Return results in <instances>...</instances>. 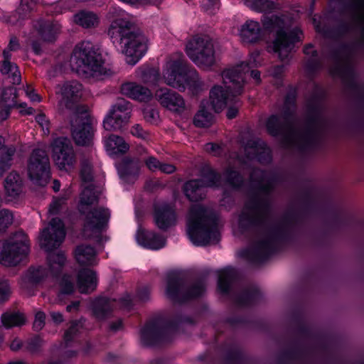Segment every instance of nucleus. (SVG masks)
Segmentation results:
<instances>
[{
  "instance_id": "obj_1",
  "label": "nucleus",
  "mask_w": 364,
  "mask_h": 364,
  "mask_svg": "<svg viewBox=\"0 0 364 364\" xmlns=\"http://www.w3.org/2000/svg\"><path fill=\"white\" fill-rule=\"evenodd\" d=\"M301 198V208L287 212L279 224L267 229L264 237L257 241L252 248L243 250L242 256L254 264H260L275 254L281 245L289 242L292 237L291 228L301 225L316 210V201L310 189L304 190Z\"/></svg>"
},
{
  "instance_id": "obj_2",
  "label": "nucleus",
  "mask_w": 364,
  "mask_h": 364,
  "mask_svg": "<svg viewBox=\"0 0 364 364\" xmlns=\"http://www.w3.org/2000/svg\"><path fill=\"white\" fill-rule=\"evenodd\" d=\"M257 171L259 176L257 178H251L257 184L251 186L249 198L245 204V210L238 217V228L242 233L264 228L272 210L269 196L278 181V176L275 173L267 176L264 169Z\"/></svg>"
},
{
  "instance_id": "obj_3",
  "label": "nucleus",
  "mask_w": 364,
  "mask_h": 364,
  "mask_svg": "<svg viewBox=\"0 0 364 364\" xmlns=\"http://www.w3.org/2000/svg\"><path fill=\"white\" fill-rule=\"evenodd\" d=\"M108 36L115 47L126 56L128 64L134 65L147 50L146 39L132 21L117 16L111 21Z\"/></svg>"
},
{
  "instance_id": "obj_4",
  "label": "nucleus",
  "mask_w": 364,
  "mask_h": 364,
  "mask_svg": "<svg viewBox=\"0 0 364 364\" xmlns=\"http://www.w3.org/2000/svg\"><path fill=\"white\" fill-rule=\"evenodd\" d=\"M261 22L265 31L272 33L275 31L269 48L274 53L278 54L282 60L287 59L289 54L298 48V44L303 41L302 30L298 26L286 28L285 21L281 16L264 15Z\"/></svg>"
},
{
  "instance_id": "obj_5",
  "label": "nucleus",
  "mask_w": 364,
  "mask_h": 364,
  "mask_svg": "<svg viewBox=\"0 0 364 364\" xmlns=\"http://www.w3.org/2000/svg\"><path fill=\"white\" fill-rule=\"evenodd\" d=\"M187 234L196 246H206L210 242L218 243L220 233L217 214L203 205L192 208L187 221Z\"/></svg>"
},
{
  "instance_id": "obj_6",
  "label": "nucleus",
  "mask_w": 364,
  "mask_h": 364,
  "mask_svg": "<svg viewBox=\"0 0 364 364\" xmlns=\"http://www.w3.org/2000/svg\"><path fill=\"white\" fill-rule=\"evenodd\" d=\"M205 282L206 276L200 275L189 285L180 271L172 270L166 276L165 294L172 303L185 304L203 296L206 291Z\"/></svg>"
},
{
  "instance_id": "obj_7",
  "label": "nucleus",
  "mask_w": 364,
  "mask_h": 364,
  "mask_svg": "<svg viewBox=\"0 0 364 364\" xmlns=\"http://www.w3.org/2000/svg\"><path fill=\"white\" fill-rule=\"evenodd\" d=\"M163 319L156 318L147 321L140 330V340L142 346L146 347L159 346L171 343L172 335L168 331H177L182 324L194 325L196 321L190 316L177 313L173 317L166 322L165 326L161 325Z\"/></svg>"
},
{
  "instance_id": "obj_8",
  "label": "nucleus",
  "mask_w": 364,
  "mask_h": 364,
  "mask_svg": "<svg viewBox=\"0 0 364 364\" xmlns=\"http://www.w3.org/2000/svg\"><path fill=\"white\" fill-rule=\"evenodd\" d=\"M225 87L214 85L210 91V103L216 113H220L228 102H236L243 91L245 83L243 73L239 68L225 69L222 73Z\"/></svg>"
},
{
  "instance_id": "obj_9",
  "label": "nucleus",
  "mask_w": 364,
  "mask_h": 364,
  "mask_svg": "<svg viewBox=\"0 0 364 364\" xmlns=\"http://www.w3.org/2000/svg\"><path fill=\"white\" fill-rule=\"evenodd\" d=\"M352 51V46L341 43L338 46L330 51L329 57L335 65L332 73L341 77L344 84L356 97L360 109L364 105V85L356 81L353 67L348 62V55Z\"/></svg>"
},
{
  "instance_id": "obj_10",
  "label": "nucleus",
  "mask_w": 364,
  "mask_h": 364,
  "mask_svg": "<svg viewBox=\"0 0 364 364\" xmlns=\"http://www.w3.org/2000/svg\"><path fill=\"white\" fill-rule=\"evenodd\" d=\"M105 58L100 48H95L89 41L78 43L74 48L71 58V65L77 72H82L90 76L102 75L105 73Z\"/></svg>"
},
{
  "instance_id": "obj_11",
  "label": "nucleus",
  "mask_w": 364,
  "mask_h": 364,
  "mask_svg": "<svg viewBox=\"0 0 364 364\" xmlns=\"http://www.w3.org/2000/svg\"><path fill=\"white\" fill-rule=\"evenodd\" d=\"M165 77L168 85L181 92L188 90L191 95L196 96L202 91L198 72L181 60L173 62L165 73Z\"/></svg>"
},
{
  "instance_id": "obj_12",
  "label": "nucleus",
  "mask_w": 364,
  "mask_h": 364,
  "mask_svg": "<svg viewBox=\"0 0 364 364\" xmlns=\"http://www.w3.org/2000/svg\"><path fill=\"white\" fill-rule=\"evenodd\" d=\"M63 241L56 233L50 232V228H45L39 237L41 248L48 252L47 262L50 273L55 279L61 276L67 258L64 252L59 251L55 253L53 250L58 249Z\"/></svg>"
},
{
  "instance_id": "obj_13",
  "label": "nucleus",
  "mask_w": 364,
  "mask_h": 364,
  "mask_svg": "<svg viewBox=\"0 0 364 364\" xmlns=\"http://www.w3.org/2000/svg\"><path fill=\"white\" fill-rule=\"evenodd\" d=\"M28 252L27 235L23 231H18L3 243L0 263L6 267H15L26 257Z\"/></svg>"
},
{
  "instance_id": "obj_14",
  "label": "nucleus",
  "mask_w": 364,
  "mask_h": 364,
  "mask_svg": "<svg viewBox=\"0 0 364 364\" xmlns=\"http://www.w3.org/2000/svg\"><path fill=\"white\" fill-rule=\"evenodd\" d=\"M186 52L198 66L209 68L215 63V50L210 39L195 36L188 43Z\"/></svg>"
},
{
  "instance_id": "obj_15",
  "label": "nucleus",
  "mask_w": 364,
  "mask_h": 364,
  "mask_svg": "<svg viewBox=\"0 0 364 364\" xmlns=\"http://www.w3.org/2000/svg\"><path fill=\"white\" fill-rule=\"evenodd\" d=\"M28 175L31 181L40 186H46L51 177L50 160L46 151L35 149L28 162Z\"/></svg>"
},
{
  "instance_id": "obj_16",
  "label": "nucleus",
  "mask_w": 364,
  "mask_h": 364,
  "mask_svg": "<svg viewBox=\"0 0 364 364\" xmlns=\"http://www.w3.org/2000/svg\"><path fill=\"white\" fill-rule=\"evenodd\" d=\"M52 156L55 165L60 170L73 168L76 155L71 141L65 136L57 137L51 143Z\"/></svg>"
},
{
  "instance_id": "obj_17",
  "label": "nucleus",
  "mask_w": 364,
  "mask_h": 364,
  "mask_svg": "<svg viewBox=\"0 0 364 364\" xmlns=\"http://www.w3.org/2000/svg\"><path fill=\"white\" fill-rule=\"evenodd\" d=\"M264 127L267 133L272 137L281 138V144L284 147H291L293 140L287 131L289 127L278 114H270L265 120Z\"/></svg>"
},
{
  "instance_id": "obj_18",
  "label": "nucleus",
  "mask_w": 364,
  "mask_h": 364,
  "mask_svg": "<svg viewBox=\"0 0 364 364\" xmlns=\"http://www.w3.org/2000/svg\"><path fill=\"white\" fill-rule=\"evenodd\" d=\"M72 136L78 146H87L92 142L94 129L91 117L85 114V116H78L75 124L72 123Z\"/></svg>"
},
{
  "instance_id": "obj_19",
  "label": "nucleus",
  "mask_w": 364,
  "mask_h": 364,
  "mask_svg": "<svg viewBox=\"0 0 364 364\" xmlns=\"http://www.w3.org/2000/svg\"><path fill=\"white\" fill-rule=\"evenodd\" d=\"M82 85L77 80L64 82L61 87V102L67 109L80 111V102L82 97Z\"/></svg>"
},
{
  "instance_id": "obj_20",
  "label": "nucleus",
  "mask_w": 364,
  "mask_h": 364,
  "mask_svg": "<svg viewBox=\"0 0 364 364\" xmlns=\"http://www.w3.org/2000/svg\"><path fill=\"white\" fill-rule=\"evenodd\" d=\"M85 219V228L92 232L101 233L108 226L110 218V211L108 208L102 207L93 208L86 213Z\"/></svg>"
},
{
  "instance_id": "obj_21",
  "label": "nucleus",
  "mask_w": 364,
  "mask_h": 364,
  "mask_svg": "<svg viewBox=\"0 0 364 364\" xmlns=\"http://www.w3.org/2000/svg\"><path fill=\"white\" fill-rule=\"evenodd\" d=\"M154 220L159 229L166 231L176 223L177 215L173 205L168 203L154 205Z\"/></svg>"
},
{
  "instance_id": "obj_22",
  "label": "nucleus",
  "mask_w": 364,
  "mask_h": 364,
  "mask_svg": "<svg viewBox=\"0 0 364 364\" xmlns=\"http://www.w3.org/2000/svg\"><path fill=\"white\" fill-rule=\"evenodd\" d=\"M155 97L162 107L170 111L181 113L185 109L183 98L173 90L160 87L156 91Z\"/></svg>"
},
{
  "instance_id": "obj_23",
  "label": "nucleus",
  "mask_w": 364,
  "mask_h": 364,
  "mask_svg": "<svg viewBox=\"0 0 364 364\" xmlns=\"http://www.w3.org/2000/svg\"><path fill=\"white\" fill-rule=\"evenodd\" d=\"M320 144V128L304 126L302 131L299 134L298 141L294 143L297 149L301 152L312 151L318 147Z\"/></svg>"
},
{
  "instance_id": "obj_24",
  "label": "nucleus",
  "mask_w": 364,
  "mask_h": 364,
  "mask_svg": "<svg viewBox=\"0 0 364 364\" xmlns=\"http://www.w3.org/2000/svg\"><path fill=\"white\" fill-rule=\"evenodd\" d=\"M137 242L143 247L158 250L165 247L166 239L160 234L154 231H146L142 228H139L136 232Z\"/></svg>"
},
{
  "instance_id": "obj_25",
  "label": "nucleus",
  "mask_w": 364,
  "mask_h": 364,
  "mask_svg": "<svg viewBox=\"0 0 364 364\" xmlns=\"http://www.w3.org/2000/svg\"><path fill=\"white\" fill-rule=\"evenodd\" d=\"M119 178L127 183H133L138 178L140 166L138 161L125 157L117 166Z\"/></svg>"
},
{
  "instance_id": "obj_26",
  "label": "nucleus",
  "mask_w": 364,
  "mask_h": 364,
  "mask_svg": "<svg viewBox=\"0 0 364 364\" xmlns=\"http://www.w3.org/2000/svg\"><path fill=\"white\" fill-rule=\"evenodd\" d=\"M262 299V294L259 288L250 286L244 288L235 299L237 306L241 308H250L257 306Z\"/></svg>"
},
{
  "instance_id": "obj_27",
  "label": "nucleus",
  "mask_w": 364,
  "mask_h": 364,
  "mask_svg": "<svg viewBox=\"0 0 364 364\" xmlns=\"http://www.w3.org/2000/svg\"><path fill=\"white\" fill-rule=\"evenodd\" d=\"M312 43L304 46L303 53L309 58L304 63V70L308 77L313 79L322 68V61L319 58L318 51L314 49Z\"/></svg>"
},
{
  "instance_id": "obj_28",
  "label": "nucleus",
  "mask_w": 364,
  "mask_h": 364,
  "mask_svg": "<svg viewBox=\"0 0 364 364\" xmlns=\"http://www.w3.org/2000/svg\"><path fill=\"white\" fill-rule=\"evenodd\" d=\"M33 26L41 38L46 42L55 41L60 31V25L58 22L42 18L38 19Z\"/></svg>"
},
{
  "instance_id": "obj_29",
  "label": "nucleus",
  "mask_w": 364,
  "mask_h": 364,
  "mask_svg": "<svg viewBox=\"0 0 364 364\" xmlns=\"http://www.w3.org/2000/svg\"><path fill=\"white\" fill-rule=\"evenodd\" d=\"M240 36L244 43L255 44L262 40V30L258 21L247 20L240 29Z\"/></svg>"
},
{
  "instance_id": "obj_30",
  "label": "nucleus",
  "mask_w": 364,
  "mask_h": 364,
  "mask_svg": "<svg viewBox=\"0 0 364 364\" xmlns=\"http://www.w3.org/2000/svg\"><path fill=\"white\" fill-rule=\"evenodd\" d=\"M237 278V272L234 267H226L218 271L217 290L224 296L230 295L233 282Z\"/></svg>"
},
{
  "instance_id": "obj_31",
  "label": "nucleus",
  "mask_w": 364,
  "mask_h": 364,
  "mask_svg": "<svg viewBox=\"0 0 364 364\" xmlns=\"http://www.w3.org/2000/svg\"><path fill=\"white\" fill-rule=\"evenodd\" d=\"M121 92L127 97L140 102H148L151 99L149 89L136 82H125L121 86Z\"/></svg>"
},
{
  "instance_id": "obj_32",
  "label": "nucleus",
  "mask_w": 364,
  "mask_h": 364,
  "mask_svg": "<svg viewBox=\"0 0 364 364\" xmlns=\"http://www.w3.org/2000/svg\"><path fill=\"white\" fill-rule=\"evenodd\" d=\"M77 284L82 294L93 291L97 287L96 272L88 268L80 269L77 276Z\"/></svg>"
},
{
  "instance_id": "obj_33",
  "label": "nucleus",
  "mask_w": 364,
  "mask_h": 364,
  "mask_svg": "<svg viewBox=\"0 0 364 364\" xmlns=\"http://www.w3.org/2000/svg\"><path fill=\"white\" fill-rule=\"evenodd\" d=\"M91 309L97 319H106L112 313V300L106 296H98L92 302Z\"/></svg>"
},
{
  "instance_id": "obj_34",
  "label": "nucleus",
  "mask_w": 364,
  "mask_h": 364,
  "mask_svg": "<svg viewBox=\"0 0 364 364\" xmlns=\"http://www.w3.org/2000/svg\"><path fill=\"white\" fill-rule=\"evenodd\" d=\"M204 188L205 187L203 184V181L196 178L186 181L183 186V191L190 201L198 202L204 198Z\"/></svg>"
},
{
  "instance_id": "obj_35",
  "label": "nucleus",
  "mask_w": 364,
  "mask_h": 364,
  "mask_svg": "<svg viewBox=\"0 0 364 364\" xmlns=\"http://www.w3.org/2000/svg\"><path fill=\"white\" fill-rule=\"evenodd\" d=\"M200 180L205 188H218L220 185L222 176L216 169L208 164L203 166L200 170Z\"/></svg>"
},
{
  "instance_id": "obj_36",
  "label": "nucleus",
  "mask_w": 364,
  "mask_h": 364,
  "mask_svg": "<svg viewBox=\"0 0 364 364\" xmlns=\"http://www.w3.org/2000/svg\"><path fill=\"white\" fill-rule=\"evenodd\" d=\"M224 181L232 189L240 191L245 186V178L242 173L232 166H228L223 171Z\"/></svg>"
},
{
  "instance_id": "obj_37",
  "label": "nucleus",
  "mask_w": 364,
  "mask_h": 364,
  "mask_svg": "<svg viewBox=\"0 0 364 364\" xmlns=\"http://www.w3.org/2000/svg\"><path fill=\"white\" fill-rule=\"evenodd\" d=\"M225 364H246L249 357L242 349L236 344H230L224 355Z\"/></svg>"
},
{
  "instance_id": "obj_38",
  "label": "nucleus",
  "mask_w": 364,
  "mask_h": 364,
  "mask_svg": "<svg viewBox=\"0 0 364 364\" xmlns=\"http://www.w3.org/2000/svg\"><path fill=\"white\" fill-rule=\"evenodd\" d=\"M74 255L80 265L87 266L92 264L96 256V251L91 245H80L75 249Z\"/></svg>"
},
{
  "instance_id": "obj_39",
  "label": "nucleus",
  "mask_w": 364,
  "mask_h": 364,
  "mask_svg": "<svg viewBox=\"0 0 364 364\" xmlns=\"http://www.w3.org/2000/svg\"><path fill=\"white\" fill-rule=\"evenodd\" d=\"M4 188L8 196L18 197L22 189V181L20 175L15 171L11 172L4 180Z\"/></svg>"
},
{
  "instance_id": "obj_40",
  "label": "nucleus",
  "mask_w": 364,
  "mask_h": 364,
  "mask_svg": "<svg viewBox=\"0 0 364 364\" xmlns=\"http://www.w3.org/2000/svg\"><path fill=\"white\" fill-rule=\"evenodd\" d=\"M38 1V0H21L20 5L16 10L18 20L31 18L36 12L41 11L42 6Z\"/></svg>"
},
{
  "instance_id": "obj_41",
  "label": "nucleus",
  "mask_w": 364,
  "mask_h": 364,
  "mask_svg": "<svg viewBox=\"0 0 364 364\" xmlns=\"http://www.w3.org/2000/svg\"><path fill=\"white\" fill-rule=\"evenodd\" d=\"M306 355V349L299 342H294L293 348L285 350L278 358L279 364H287V360L302 359Z\"/></svg>"
},
{
  "instance_id": "obj_42",
  "label": "nucleus",
  "mask_w": 364,
  "mask_h": 364,
  "mask_svg": "<svg viewBox=\"0 0 364 364\" xmlns=\"http://www.w3.org/2000/svg\"><path fill=\"white\" fill-rule=\"evenodd\" d=\"M127 117H121L114 112H109L103 121V127L107 131H121L128 123Z\"/></svg>"
},
{
  "instance_id": "obj_43",
  "label": "nucleus",
  "mask_w": 364,
  "mask_h": 364,
  "mask_svg": "<svg viewBox=\"0 0 364 364\" xmlns=\"http://www.w3.org/2000/svg\"><path fill=\"white\" fill-rule=\"evenodd\" d=\"M75 22L85 28L95 27L98 24V16L92 11H80L75 15Z\"/></svg>"
},
{
  "instance_id": "obj_44",
  "label": "nucleus",
  "mask_w": 364,
  "mask_h": 364,
  "mask_svg": "<svg viewBox=\"0 0 364 364\" xmlns=\"http://www.w3.org/2000/svg\"><path fill=\"white\" fill-rule=\"evenodd\" d=\"M213 114L202 104L193 117V124L198 128H208L213 124Z\"/></svg>"
},
{
  "instance_id": "obj_45",
  "label": "nucleus",
  "mask_w": 364,
  "mask_h": 364,
  "mask_svg": "<svg viewBox=\"0 0 364 364\" xmlns=\"http://www.w3.org/2000/svg\"><path fill=\"white\" fill-rule=\"evenodd\" d=\"M106 146L112 149L114 154H124L129 149V146L122 136L111 134L107 141Z\"/></svg>"
},
{
  "instance_id": "obj_46",
  "label": "nucleus",
  "mask_w": 364,
  "mask_h": 364,
  "mask_svg": "<svg viewBox=\"0 0 364 364\" xmlns=\"http://www.w3.org/2000/svg\"><path fill=\"white\" fill-rule=\"evenodd\" d=\"M244 4L252 11L258 13L271 12L275 8L272 0H244Z\"/></svg>"
},
{
  "instance_id": "obj_47",
  "label": "nucleus",
  "mask_w": 364,
  "mask_h": 364,
  "mask_svg": "<svg viewBox=\"0 0 364 364\" xmlns=\"http://www.w3.org/2000/svg\"><path fill=\"white\" fill-rule=\"evenodd\" d=\"M84 321L83 318L70 321V326L65 331L63 335V340L66 346H68L70 343L73 342L75 338L80 333V329L83 327Z\"/></svg>"
},
{
  "instance_id": "obj_48",
  "label": "nucleus",
  "mask_w": 364,
  "mask_h": 364,
  "mask_svg": "<svg viewBox=\"0 0 364 364\" xmlns=\"http://www.w3.org/2000/svg\"><path fill=\"white\" fill-rule=\"evenodd\" d=\"M352 29L353 26L350 22L340 20L336 26L327 30L325 33L329 38L338 39L350 33Z\"/></svg>"
},
{
  "instance_id": "obj_49",
  "label": "nucleus",
  "mask_w": 364,
  "mask_h": 364,
  "mask_svg": "<svg viewBox=\"0 0 364 364\" xmlns=\"http://www.w3.org/2000/svg\"><path fill=\"white\" fill-rule=\"evenodd\" d=\"M16 149L14 146L7 147L6 150L0 154V177L2 176L12 165L13 157L15 154Z\"/></svg>"
},
{
  "instance_id": "obj_50",
  "label": "nucleus",
  "mask_w": 364,
  "mask_h": 364,
  "mask_svg": "<svg viewBox=\"0 0 364 364\" xmlns=\"http://www.w3.org/2000/svg\"><path fill=\"white\" fill-rule=\"evenodd\" d=\"M26 322L25 317L23 314L19 312L4 313L1 316V323L7 328L14 326H21Z\"/></svg>"
},
{
  "instance_id": "obj_51",
  "label": "nucleus",
  "mask_w": 364,
  "mask_h": 364,
  "mask_svg": "<svg viewBox=\"0 0 364 364\" xmlns=\"http://www.w3.org/2000/svg\"><path fill=\"white\" fill-rule=\"evenodd\" d=\"M59 292L58 297L59 300H63L65 296L71 295L75 291L74 284L71 280L70 276L64 274L59 282Z\"/></svg>"
},
{
  "instance_id": "obj_52",
  "label": "nucleus",
  "mask_w": 364,
  "mask_h": 364,
  "mask_svg": "<svg viewBox=\"0 0 364 364\" xmlns=\"http://www.w3.org/2000/svg\"><path fill=\"white\" fill-rule=\"evenodd\" d=\"M46 272L42 267H31L27 272L28 282L34 285H37L42 282L46 278Z\"/></svg>"
},
{
  "instance_id": "obj_53",
  "label": "nucleus",
  "mask_w": 364,
  "mask_h": 364,
  "mask_svg": "<svg viewBox=\"0 0 364 364\" xmlns=\"http://www.w3.org/2000/svg\"><path fill=\"white\" fill-rule=\"evenodd\" d=\"M110 112H114L121 117H127V120L131 117L132 104L124 99L119 100L110 109Z\"/></svg>"
},
{
  "instance_id": "obj_54",
  "label": "nucleus",
  "mask_w": 364,
  "mask_h": 364,
  "mask_svg": "<svg viewBox=\"0 0 364 364\" xmlns=\"http://www.w3.org/2000/svg\"><path fill=\"white\" fill-rule=\"evenodd\" d=\"M255 159L261 164H269L272 161V151L267 144L266 146H260L254 154Z\"/></svg>"
},
{
  "instance_id": "obj_55",
  "label": "nucleus",
  "mask_w": 364,
  "mask_h": 364,
  "mask_svg": "<svg viewBox=\"0 0 364 364\" xmlns=\"http://www.w3.org/2000/svg\"><path fill=\"white\" fill-rule=\"evenodd\" d=\"M97 200V198L95 193L92 192L85 193L83 192L80 196L79 204H78V211L80 215H85V209L84 206H90L92 205L95 201Z\"/></svg>"
},
{
  "instance_id": "obj_56",
  "label": "nucleus",
  "mask_w": 364,
  "mask_h": 364,
  "mask_svg": "<svg viewBox=\"0 0 364 364\" xmlns=\"http://www.w3.org/2000/svg\"><path fill=\"white\" fill-rule=\"evenodd\" d=\"M0 71L3 75L12 74L14 80L16 77L18 80H20V72L16 63L11 61H2L0 65Z\"/></svg>"
},
{
  "instance_id": "obj_57",
  "label": "nucleus",
  "mask_w": 364,
  "mask_h": 364,
  "mask_svg": "<svg viewBox=\"0 0 364 364\" xmlns=\"http://www.w3.org/2000/svg\"><path fill=\"white\" fill-rule=\"evenodd\" d=\"M298 89L296 87L289 85L284 97L283 105L297 107Z\"/></svg>"
},
{
  "instance_id": "obj_58",
  "label": "nucleus",
  "mask_w": 364,
  "mask_h": 364,
  "mask_svg": "<svg viewBox=\"0 0 364 364\" xmlns=\"http://www.w3.org/2000/svg\"><path fill=\"white\" fill-rule=\"evenodd\" d=\"M141 77L144 82L156 83L160 77L159 70L155 68H147L142 70Z\"/></svg>"
},
{
  "instance_id": "obj_59",
  "label": "nucleus",
  "mask_w": 364,
  "mask_h": 364,
  "mask_svg": "<svg viewBox=\"0 0 364 364\" xmlns=\"http://www.w3.org/2000/svg\"><path fill=\"white\" fill-rule=\"evenodd\" d=\"M13 222V214L8 209L0 210V232L6 231Z\"/></svg>"
},
{
  "instance_id": "obj_60",
  "label": "nucleus",
  "mask_w": 364,
  "mask_h": 364,
  "mask_svg": "<svg viewBox=\"0 0 364 364\" xmlns=\"http://www.w3.org/2000/svg\"><path fill=\"white\" fill-rule=\"evenodd\" d=\"M50 232L56 233L64 240L65 237V230L63 221L59 218H53L50 222Z\"/></svg>"
},
{
  "instance_id": "obj_61",
  "label": "nucleus",
  "mask_w": 364,
  "mask_h": 364,
  "mask_svg": "<svg viewBox=\"0 0 364 364\" xmlns=\"http://www.w3.org/2000/svg\"><path fill=\"white\" fill-rule=\"evenodd\" d=\"M225 323L232 327L245 326L250 324V318L244 316H231L225 318Z\"/></svg>"
},
{
  "instance_id": "obj_62",
  "label": "nucleus",
  "mask_w": 364,
  "mask_h": 364,
  "mask_svg": "<svg viewBox=\"0 0 364 364\" xmlns=\"http://www.w3.org/2000/svg\"><path fill=\"white\" fill-rule=\"evenodd\" d=\"M42 343L43 340L41 336L39 335H36L27 340L26 343V349L30 353H36L40 350Z\"/></svg>"
},
{
  "instance_id": "obj_63",
  "label": "nucleus",
  "mask_w": 364,
  "mask_h": 364,
  "mask_svg": "<svg viewBox=\"0 0 364 364\" xmlns=\"http://www.w3.org/2000/svg\"><path fill=\"white\" fill-rule=\"evenodd\" d=\"M242 144L245 149H254L255 151L259 150L261 145L263 146V147L267 146L265 141L260 138L254 139L252 137L243 139Z\"/></svg>"
},
{
  "instance_id": "obj_64",
  "label": "nucleus",
  "mask_w": 364,
  "mask_h": 364,
  "mask_svg": "<svg viewBox=\"0 0 364 364\" xmlns=\"http://www.w3.org/2000/svg\"><path fill=\"white\" fill-rule=\"evenodd\" d=\"M202 9L209 14H215L220 8V0H203Z\"/></svg>"
}]
</instances>
